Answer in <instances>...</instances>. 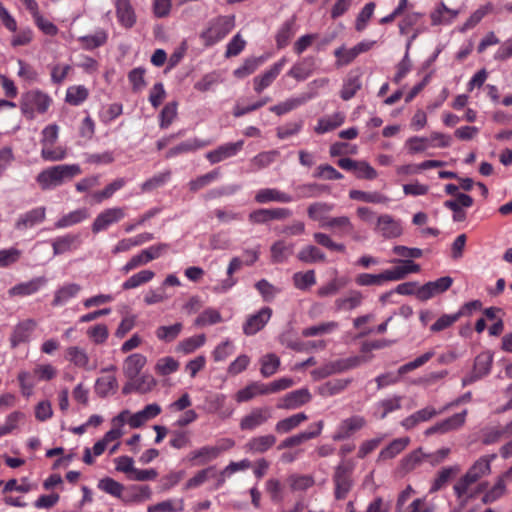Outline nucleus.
<instances>
[{
    "label": "nucleus",
    "instance_id": "6e6552de",
    "mask_svg": "<svg viewBox=\"0 0 512 512\" xmlns=\"http://www.w3.org/2000/svg\"><path fill=\"white\" fill-rule=\"evenodd\" d=\"M366 425V419L360 415H353L341 421L333 440L340 441L349 438L355 432L361 430Z\"/></svg>",
    "mask_w": 512,
    "mask_h": 512
},
{
    "label": "nucleus",
    "instance_id": "c756f323",
    "mask_svg": "<svg viewBox=\"0 0 512 512\" xmlns=\"http://www.w3.org/2000/svg\"><path fill=\"white\" fill-rule=\"evenodd\" d=\"M363 296L359 291L353 290L345 297L335 300V309L337 311H351L362 303Z\"/></svg>",
    "mask_w": 512,
    "mask_h": 512
},
{
    "label": "nucleus",
    "instance_id": "58836bf2",
    "mask_svg": "<svg viewBox=\"0 0 512 512\" xmlns=\"http://www.w3.org/2000/svg\"><path fill=\"white\" fill-rule=\"evenodd\" d=\"M349 197L353 200H359L366 203L385 204L389 198L379 192H365L361 190H351Z\"/></svg>",
    "mask_w": 512,
    "mask_h": 512
},
{
    "label": "nucleus",
    "instance_id": "5fc2aeb1",
    "mask_svg": "<svg viewBox=\"0 0 512 512\" xmlns=\"http://www.w3.org/2000/svg\"><path fill=\"white\" fill-rule=\"evenodd\" d=\"M206 337L204 334L186 338L179 342L177 345V351L184 354H190L197 348L201 347L205 343Z\"/></svg>",
    "mask_w": 512,
    "mask_h": 512
},
{
    "label": "nucleus",
    "instance_id": "a18cd8bd",
    "mask_svg": "<svg viewBox=\"0 0 512 512\" xmlns=\"http://www.w3.org/2000/svg\"><path fill=\"white\" fill-rule=\"evenodd\" d=\"M183 329V325L181 323H175L170 326H159L156 331V337L164 342H172L174 341Z\"/></svg>",
    "mask_w": 512,
    "mask_h": 512
},
{
    "label": "nucleus",
    "instance_id": "09e8293b",
    "mask_svg": "<svg viewBox=\"0 0 512 512\" xmlns=\"http://www.w3.org/2000/svg\"><path fill=\"white\" fill-rule=\"evenodd\" d=\"M183 510V499H178L176 502L172 500H165L147 507V512H182Z\"/></svg>",
    "mask_w": 512,
    "mask_h": 512
},
{
    "label": "nucleus",
    "instance_id": "ddd939ff",
    "mask_svg": "<svg viewBox=\"0 0 512 512\" xmlns=\"http://www.w3.org/2000/svg\"><path fill=\"white\" fill-rule=\"evenodd\" d=\"M323 426H324V422L322 420L314 423L313 425H311V427H313L314 430L301 432L297 435L286 438L278 446V449L295 447V446L301 445L305 441H308L310 439H313V438L319 436L321 434Z\"/></svg>",
    "mask_w": 512,
    "mask_h": 512
},
{
    "label": "nucleus",
    "instance_id": "bb28decb",
    "mask_svg": "<svg viewBox=\"0 0 512 512\" xmlns=\"http://www.w3.org/2000/svg\"><path fill=\"white\" fill-rule=\"evenodd\" d=\"M293 250V244H287L283 240L274 242L270 248L272 263H283L293 254Z\"/></svg>",
    "mask_w": 512,
    "mask_h": 512
},
{
    "label": "nucleus",
    "instance_id": "412c9836",
    "mask_svg": "<svg viewBox=\"0 0 512 512\" xmlns=\"http://www.w3.org/2000/svg\"><path fill=\"white\" fill-rule=\"evenodd\" d=\"M116 15L120 24L127 29L136 23V15L129 0L116 1Z\"/></svg>",
    "mask_w": 512,
    "mask_h": 512
},
{
    "label": "nucleus",
    "instance_id": "4c0bfd02",
    "mask_svg": "<svg viewBox=\"0 0 512 512\" xmlns=\"http://www.w3.org/2000/svg\"><path fill=\"white\" fill-rule=\"evenodd\" d=\"M351 382V379H335L328 381L318 388V393L324 397L332 396L346 389Z\"/></svg>",
    "mask_w": 512,
    "mask_h": 512
},
{
    "label": "nucleus",
    "instance_id": "0eeeda50",
    "mask_svg": "<svg viewBox=\"0 0 512 512\" xmlns=\"http://www.w3.org/2000/svg\"><path fill=\"white\" fill-rule=\"evenodd\" d=\"M453 283L450 276L441 277L435 281L427 282L417 289L416 297L420 301H427L430 298L447 291Z\"/></svg>",
    "mask_w": 512,
    "mask_h": 512
},
{
    "label": "nucleus",
    "instance_id": "473e14b6",
    "mask_svg": "<svg viewBox=\"0 0 512 512\" xmlns=\"http://www.w3.org/2000/svg\"><path fill=\"white\" fill-rule=\"evenodd\" d=\"M219 456V449L215 446H203L190 453V460L195 461L197 465H204Z\"/></svg>",
    "mask_w": 512,
    "mask_h": 512
},
{
    "label": "nucleus",
    "instance_id": "6ab92c4d",
    "mask_svg": "<svg viewBox=\"0 0 512 512\" xmlns=\"http://www.w3.org/2000/svg\"><path fill=\"white\" fill-rule=\"evenodd\" d=\"M147 363V358L139 353L128 356L123 363V373L129 380H134Z\"/></svg>",
    "mask_w": 512,
    "mask_h": 512
},
{
    "label": "nucleus",
    "instance_id": "0e129e2a",
    "mask_svg": "<svg viewBox=\"0 0 512 512\" xmlns=\"http://www.w3.org/2000/svg\"><path fill=\"white\" fill-rule=\"evenodd\" d=\"M222 321L221 314L212 308L204 310L196 319L194 324L196 326H206L216 324Z\"/></svg>",
    "mask_w": 512,
    "mask_h": 512
},
{
    "label": "nucleus",
    "instance_id": "79ce46f5",
    "mask_svg": "<svg viewBox=\"0 0 512 512\" xmlns=\"http://www.w3.org/2000/svg\"><path fill=\"white\" fill-rule=\"evenodd\" d=\"M467 415V410H464L460 413L454 414L451 417L444 419L439 422L441 434H445L454 430L459 429L465 423Z\"/></svg>",
    "mask_w": 512,
    "mask_h": 512
},
{
    "label": "nucleus",
    "instance_id": "2f4dec72",
    "mask_svg": "<svg viewBox=\"0 0 512 512\" xmlns=\"http://www.w3.org/2000/svg\"><path fill=\"white\" fill-rule=\"evenodd\" d=\"M32 490V484L28 478L10 479L3 487L2 493L8 494H29Z\"/></svg>",
    "mask_w": 512,
    "mask_h": 512
},
{
    "label": "nucleus",
    "instance_id": "20e7f679",
    "mask_svg": "<svg viewBox=\"0 0 512 512\" xmlns=\"http://www.w3.org/2000/svg\"><path fill=\"white\" fill-rule=\"evenodd\" d=\"M271 417L272 411L270 407H255L241 418L239 427L242 431H253L267 423Z\"/></svg>",
    "mask_w": 512,
    "mask_h": 512
},
{
    "label": "nucleus",
    "instance_id": "f257e3e1",
    "mask_svg": "<svg viewBox=\"0 0 512 512\" xmlns=\"http://www.w3.org/2000/svg\"><path fill=\"white\" fill-rule=\"evenodd\" d=\"M495 457V454L480 457L454 485V492L462 507L475 497V494H468L471 485L491 473V462Z\"/></svg>",
    "mask_w": 512,
    "mask_h": 512
},
{
    "label": "nucleus",
    "instance_id": "de8ad7c7",
    "mask_svg": "<svg viewBox=\"0 0 512 512\" xmlns=\"http://www.w3.org/2000/svg\"><path fill=\"white\" fill-rule=\"evenodd\" d=\"M298 198H311L319 196L323 193H328L329 188L326 185L310 183L303 184L296 188Z\"/></svg>",
    "mask_w": 512,
    "mask_h": 512
},
{
    "label": "nucleus",
    "instance_id": "9d476101",
    "mask_svg": "<svg viewBox=\"0 0 512 512\" xmlns=\"http://www.w3.org/2000/svg\"><path fill=\"white\" fill-rule=\"evenodd\" d=\"M312 399L311 393L307 388L298 389L284 395L277 404L279 409H296L299 408Z\"/></svg>",
    "mask_w": 512,
    "mask_h": 512
},
{
    "label": "nucleus",
    "instance_id": "a878e982",
    "mask_svg": "<svg viewBox=\"0 0 512 512\" xmlns=\"http://www.w3.org/2000/svg\"><path fill=\"white\" fill-rule=\"evenodd\" d=\"M90 217L89 210L87 208H79L68 214L63 215L56 223V228H66L76 224H79Z\"/></svg>",
    "mask_w": 512,
    "mask_h": 512
},
{
    "label": "nucleus",
    "instance_id": "37998d69",
    "mask_svg": "<svg viewBox=\"0 0 512 512\" xmlns=\"http://www.w3.org/2000/svg\"><path fill=\"white\" fill-rule=\"evenodd\" d=\"M261 375L265 378L274 375L280 366V359L277 355L269 353L264 355L261 360Z\"/></svg>",
    "mask_w": 512,
    "mask_h": 512
},
{
    "label": "nucleus",
    "instance_id": "c9c22d12",
    "mask_svg": "<svg viewBox=\"0 0 512 512\" xmlns=\"http://www.w3.org/2000/svg\"><path fill=\"white\" fill-rule=\"evenodd\" d=\"M314 70V59L312 57L304 58L295 64L289 71V75L296 80L306 79Z\"/></svg>",
    "mask_w": 512,
    "mask_h": 512
},
{
    "label": "nucleus",
    "instance_id": "a211bd4d",
    "mask_svg": "<svg viewBox=\"0 0 512 512\" xmlns=\"http://www.w3.org/2000/svg\"><path fill=\"white\" fill-rule=\"evenodd\" d=\"M255 201L259 204H265L269 202L290 203L293 201V198L291 195L278 189L264 188L260 189L255 194Z\"/></svg>",
    "mask_w": 512,
    "mask_h": 512
},
{
    "label": "nucleus",
    "instance_id": "49530a36",
    "mask_svg": "<svg viewBox=\"0 0 512 512\" xmlns=\"http://www.w3.org/2000/svg\"><path fill=\"white\" fill-rule=\"evenodd\" d=\"M344 122V116L340 113H336L331 117L321 118L315 127V132L323 134L328 131L334 130Z\"/></svg>",
    "mask_w": 512,
    "mask_h": 512
},
{
    "label": "nucleus",
    "instance_id": "a19ab883",
    "mask_svg": "<svg viewBox=\"0 0 512 512\" xmlns=\"http://www.w3.org/2000/svg\"><path fill=\"white\" fill-rule=\"evenodd\" d=\"M79 244V236L78 235H65L57 238L52 246L54 250V254H63L67 251H70L77 247Z\"/></svg>",
    "mask_w": 512,
    "mask_h": 512
},
{
    "label": "nucleus",
    "instance_id": "69168bd1",
    "mask_svg": "<svg viewBox=\"0 0 512 512\" xmlns=\"http://www.w3.org/2000/svg\"><path fill=\"white\" fill-rule=\"evenodd\" d=\"M98 488L115 497H121L124 490V487L121 483L110 477L101 479L98 483Z\"/></svg>",
    "mask_w": 512,
    "mask_h": 512
},
{
    "label": "nucleus",
    "instance_id": "b1692460",
    "mask_svg": "<svg viewBox=\"0 0 512 512\" xmlns=\"http://www.w3.org/2000/svg\"><path fill=\"white\" fill-rule=\"evenodd\" d=\"M276 443V437L272 434L261 435L251 438L246 444L247 452L256 454L264 453L272 448Z\"/></svg>",
    "mask_w": 512,
    "mask_h": 512
},
{
    "label": "nucleus",
    "instance_id": "9b49d317",
    "mask_svg": "<svg viewBox=\"0 0 512 512\" xmlns=\"http://www.w3.org/2000/svg\"><path fill=\"white\" fill-rule=\"evenodd\" d=\"M272 316V310L269 307H263L257 313L251 315L243 325V332L251 336L264 328Z\"/></svg>",
    "mask_w": 512,
    "mask_h": 512
},
{
    "label": "nucleus",
    "instance_id": "4d7b16f0",
    "mask_svg": "<svg viewBox=\"0 0 512 512\" xmlns=\"http://www.w3.org/2000/svg\"><path fill=\"white\" fill-rule=\"evenodd\" d=\"M88 95L89 92L84 86H72L67 89L65 100L67 103L76 106L84 102Z\"/></svg>",
    "mask_w": 512,
    "mask_h": 512
},
{
    "label": "nucleus",
    "instance_id": "774afa93",
    "mask_svg": "<svg viewBox=\"0 0 512 512\" xmlns=\"http://www.w3.org/2000/svg\"><path fill=\"white\" fill-rule=\"evenodd\" d=\"M22 255L21 250L11 247L0 250V268H6L18 262Z\"/></svg>",
    "mask_w": 512,
    "mask_h": 512
},
{
    "label": "nucleus",
    "instance_id": "1a4fd4ad",
    "mask_svg": "<svg viewBox=\"0 0 512 512\" xmlns=\"http://www.w3.org/2000/svg\"><path fill=\"white\" fill-rule=\"evenodd\" d=\"M375 230L385 239L397 238L403 233L400 221L388 214L377 218Z\"/></svg>",
    "mask_w": 512,
    "mask_h": 512
},
{
    "label": "nucleus",
    "instance_id": "aec40b11",
    "mask_svg": "<svg viewBox=\"0 0 512 512\" xmlns=\"http://www.w3.org/2000/svg\"><path fill=\"white\" fill-rule=\"evenodd\" d=\"M161 413V407L156 404H148L144 407L143 410L133 414L129 420L128 424L131 428H139L143 426L148 420L155 418Z\"/></svg>",
    "mask_w": 512,
    "mask_h": 512
},
{
    "label": "nucleus",
    "instance_id": "f704fd0d",
    "mask_svg": "<svg viewBox=\"0 0 512 512\" xmlns=\"http://www.w3.org/2000/svg\"><path fill=\"white\" fill-rule=\"evenodd\" d=\"M308 419L305 413H298L278 421L275 425V431L280 434L288 433L298 427L302 422Z\"/></svg>",
    "mask_w": 512,
    "mask_h": 512
},
{
    "label": "nucleus",
    "instance_id": "4468645a",
    "mask_svg": "<svg viewBox=\"0 0 512 512\" xmlns=\"http://www.w3.org/2000/svg\"><path fill=\"white\" fill-rule=\"evenodd\" d=\"M244 142L242 140L234 143H226L219 146L215 150L209 151L206 154V158L212 163H218L224 159L230 158L236 155L243 147Z\"/></svg>",
    "mask_w": 512,
    "mask_h": 512
},
{
    "label": "nucleus",
    "instance_id": "338daca9",
    "mask_svg": "<svg viewBox=\"0 0 512 512\" xmlns=\"http://www.w3.org/2000/svg\"><path fill=\"white\" fill-rule=\"evenodd\" d=\"M288 481L291 489L294 491L306 490L315 483L314 478L310 475H292Z\"/></svg>",
    "mask_w": 512,
    "mask_h": 512
},
{
    "label": "nucleus",
    "instance_id": "f03ea898",
    "mask_svg": "<svg viewBox=\"0 0 512 512\" xmlns=\"http://www.w3.org/2000/svg\"><path fill=\"white\" fill-rule=\"evenodd\" d=\"M81 174L80 166L77 164H63L49 167L37 176V182L43 190L61 185L65 180H70Z\"/></svg>",
    "mask_w": 512,
    "mask_h": 512
},
{
    "label": "nucleus",
    "instance_id": "f3484780",
    "mask_svg": "<svg viewBox=\"0 0 512 512\" xmlns=\"http://www.w3.org/2000/svg\"><path fill=\"white\" fill-rule=\"evenodd\" d=\"M285 63V59L280 60L275 63L268 71H266L261 76H257L254 78V90L257 93H261L265 88L269 87L273 81L280 74Z\"/></svg>",
    "mask_w": 512,
    "mask_h": 512
},
{
    "label": "nucleus",
    "instance_id": "cd10ccee",
    "mask_svg": "<svg viewBox=\"0 0 512 512\" xmlns=\"http://www.w3.org/2000/svg\"><path fill=\"white\" fill-rule=\"evenodd\" d=\"M168 244L159 243L157 245H153L147 249L142 250L139 254L134 255L136 261L139 266L145 265L148 262L159 258L162 254H164L168 249Z\"/></svg>",
    "mask_w": 512,
    "mask_h": 512
},
{
    "label": "nucleus",
    "instance_id": "e433bc0d",
    "mask_svg": "<svg viewBox=\"0 0 512 512\" xmlns=\"http://www.w3.org/2000/svg\"><path fill=\"white\" fill-rule=\"evenodd\" d=\"M298 260L304 263L325 262L326 255L316 246L308 245L302 248L297 254Z\"/></svg>",
    "mask_w": 512,
    "mask_h": 512
},
{
    "label": "nucleus",
    "instance_id": "c03bdc74",
    "mask_svg": "<svg viewBox=\"0 0 512 512\" xmlns=\"http://www.w3.org/2000/svg\"><path fill=\"white\" fill-rule=\"evenodd\" d=\"M295 20L290 19L282 24L276 34V44L279 49L288 45L290 39L294 36Z\"/></svg>",
    "mask_w": 512,
    "mask_h": 512
},
{
    "label": "nucleus",
    "instance_id": "423d86ee",
    "mask_svg": "<svg viewBox=\"0 0 512 512\" xmlns=\"http://www.w3.org/2000/svg\"><path fill=\"white\" fill-rule=\"evenodd\" d=\"M337 164L344 170L352 171L358 179L373 180L378 176L377 171L366 161L341 158Z\"/></svg>",
    "mask_w": 512,
    "mask_h": 512
},
{
    "label": "nucleus",
    "instance_id": "ea45409f",
    "mask_svg": "<svg viewBox=\"0 0 512 512\" xmlns=\"http://www.w3.org/2000/svg\"><path fill=\"white\" fill-rule=\"evenodd\" d=\"M66 359L80 368H87L89 357L86 351L78 346L68 347L65 351Z\"/></svg>",
    "mask_w": 512,
    "mask_h": 512
},
{
    "label": "nucleus",
    "instance_id": "864d4df0",
    "mask_svg": "<svg viewBox=\"0 0 512 512\" xmlns=\"http://www.w3.org/2000/svg\"><path fill=\"white\" fill-rule=\"evenodd\" d=\"M80 290V285L75 283L64 285L59 290H57L53 300V305H60L68 301L70 298L74 297Z\"/></svg>",
    "mask_w": 512,
    "mask_h": 512
},
{
    "label": "nucleus",
    "instance_id": "e2e57ef3",
    "mask_svg": "<svg viewBox=\"0 0 512 512\" xmlns=\"http://www.w3.org/2000/svg\"><path fill=\"white\" fill-rule=\"evenodd\" d=\"M333 210V205L326 202H316L309 205L307 209L308 216L312 220H321L326 214Z\"/></svg>",
    "mask_w": 512,
    "mask_h": 512
},
{
    "label": "nucleus",
    "instance_id": "7c9ffc66",
    "mask_svg": "<svg viewBox=\"0 0 512 512\" xmlns=\"http://www.w3.org/2000/svg\"><path fill=\"white\" fill-rule=\"evenodd\" d=\"M408 437L394 439L389 445L383 448L379 453V460H388L400 454L409 444Z\"/></svg>",
    "mask_w": 512,
    "mask_h": 512
},
{
    "label": "nucleus",
    "instance_id": "6e6d98bb",
    "mask_svg": "<svg viewBox=\"0 0 512 512\" xmlns=\"http://www.w3.org/2000/svg\"><path fill=\"white\" fill-rule=\"evenodd\" d=\"M179 362L175 360L173 357L167 356L160 358L156 365H155V371L157 374L161 376H167L174 372H176L179 369Z\"/></svg>",
    "mask_w": 512,
    "mask_h": 512
},
{
    "label": "nucleus",
    "instance_id": "603ef678",
    "mask_svg": "<svg viewBox=\"0 0 512 512\" xmlns=\"http://www.w3.org/2000/svg\"><path fill=\"white\" fill-rule=\"evenodd\" d=\"M506 493V484L504 483V478H497L494 486L487 490L484 496L482 497L483 504H490L504 496Z\"/></svg>",
    "mask_w": 512,
    "mask_h": 512
},
{
    "label": "nucleus",
    "instance_id": "7ed1b4c3",
    "mask_svg": "<svg viewBox=\"0 0 512 512\" xmlns=\"http://www.w3.org/2000/svg\"><path fill=\"white\" fill-rule=\"evenodd\" d=\"M353 466L349 463H340L334 471L333 482L335 486L334 495L337 500L347 497L353 486Z\"/></svg>",
    "mask_w": 512,
    "mask_h": 512
},
{
    "label": "nucleus",
    "instance_id": "393cba45",
    "mask_svg": "<svg viewBox=\"0 0 512 512\" xmlns=\"http://www.w3.org/2000/svg\"><path fill=\"white\" fill-rule=\"evenodd\" d=\"M210 143L208 141H202L197 138L190 139L184 142H181L180 144L170 148L167 152L165 157L167 159L175 157L179 154L188 153L192 151H196L200 148L208 146Z\"/></svg>",
    "mask_w": 512,
    "mask_h": 512
},
{
    "label": "nucleus",
    "instance_id": "8fccbe9b",
    "mask_svg": "<svg viewBox=\"0 0 512 512\" xmlns=\"http://www.w3.org/2000/svg\"><path fill=\"white\" fill-rule=\"evenodd\" d=\"M155 274L151 270H142L130 278H128L122 285L124 290H130L136 288L142 284H145L154 278Z\"/></svg>",
    "mask_w": 512,
    "mask_h": 512
},
{
    "label": "nucleus",
    "instance_id": "c85d7f7f",
    "mask_svg": "<svg viewBox=\"0 0 512 512\" xmlns=\"http://www.w3.org/2000/svg\"><path fill=\"white\" fill-rule=\"evenodd\" d=\"M322 227L335 229L340 235H350L354 233V225L347 216L329 218L322 223Z\"/></svg>",
    "mask_w": 512,
    "mask_h": 512
},
{
    "label": "nucleus",
    "instance_id": "680f3d73",
    "mask_svg": "<svg viewBox=\"0 0 512 512\" xmlns=\"http://www.w3.org/2000/svg\"><path fill=\"white\" fill-rule=\"evenodd\" d=\"M463 315V310H459L457 313L448 315H442L437 321L431 325L430 330L432 332H440L448 327L452 326L461 316Z\"/></svg>",
    "mask_w": 512,
    "mask_h": 512
},
{
    "label": "nucleus",
    "instance_id": "13d9d810",
    "mask_svg": "<svg viewBox=\"0 0 512 512\" xmlns=\"http://www.w3.org/2000/svg\"><path fill=\"white\" fill-rule=\"evenodd\" d=\"M293 282L296 288L306 290L316 283L314 270L297 272L293 275Z\"/></svg>",
    "mask_w": 512,
    "mask_h": 512
},
{
    "label": "nucleus",
    "instance_id": "2eb2a0df",
    "mask_svg": "<svg viewBox=\"0 0 512 512\" xmlns=\"http://www.w3.org/2000/svg\"><path fill=\"white\" fill-rule=\"evenodd\" d=\"M492 362L493 355L489 351H484L477 355L474 361L473 373L469 379L463 381L464 384L471 383L487 375L490 372Z\"/></svg>",
    "mask_w": 512,
    "mask_h": 512
},
{
    "label": "nucleus",
    "instance_id": "4be33fe9",
    "mask_svg": "<svg viewBox=\"0 0 512 512\" xmlns=\"http://www.w3.org/2000/svg\"><path fill=\"white\" fill-rule=\"evenodd\" d=\"M268 388L267 385L261 382H252L248 384L246 387L240 389L235 394V400L238 403L242 402H248L255 398L256 396L260 395H268Z\"/></svg>",
    "mask_w": 512,
    "mask_h": 512
},
{
    "label": "nucleus",
    "instance_id": "72a5a7b5",
    "mask_svg": "<svg viewBox=\"0 0 512 512\" xmlns=\"http://www.w3.org/2000/svg\"><path fill=\"white\" fill-rule=\"evenodd\" d=\"M362 83L359 75L350 73L344 80L340 96L344 101L350 100L361 89Z\"/></svg>",
    "mask_w": 512,
    "mask_h": 512
},
{
    "label": "nucleus",
    "instance_id": "dca6fc26",
    "mask_svg": "<svg viewBox=\"0 0 512 512\" xmlns=\"http://www.w3.org/2000/svg\"><path fill=\"white\" fill-rule=\"evenodd\" d=\"M473 202V198L468 194H457V198L455 200L445 201L444 206L453 211V220L455 222H462L466 218V214L462 210V207H471Z\"/></svg>",
    "mask_w": 512,
    "mask_h": 512
},
{
    "label": "nucleus",
    "instance_id": "052dcab7",
    "mask_svg": "<svg viewBox=\"0 0 512 512\" xmlns=\"http://www.w3.org/2000/svg\"><path fill=\"white\" fill-rule=\"evenodd\" d=\"M160 127L162 129L168 128L177 117V103H167L160 112Z\"/></svg>",
    "mask_w": 512,
    "mask_h": 512
},
{
    "label": "nucleus",
    "instance_id": "3c124183",
    "mask_svg": "<svg viewBox=\"0 0 512 512\" xmlns=\"http://www.w3.org/2000/svg\"><path fill=\"white\" fill-rule=\"evenodd\" d=\"M424 458H426V454L423 453L422 449H417L401 460L400 467L408 473L418 467Z\"/></svg>",
    "mask_w": 512,
    "mask_h": 512
},
{
    "label": "nucleus",
    "instance_id": "5701e85b",
    "mask_svg": "<svg viewBox=\"0 0 512 512\" xmlns=\"http://www.w3.org/2000/svg\"><path fill=\"white\" fill-rule=\"evenodd\" d=\"M459 14L458 10L448 8L444 2L439 3L431 12V24L433 26L451 23Z\"/></svg>",
    "mask_w": 512,
    "mask_h": 512
},
{
    "label": "nucleus",
    "instance_id": "bf43d9fd",
    "mask_svg": "<svg viewBox=\"0 0 512 512\" xmlns=\"http://www.w3.org/2000/svg\"><path fill=\"white\" fill-rule=\"evenodd\" d=\"M338 327V323L335 321H330L326 323H321L315 326L307 327L302 330V336L304 337H313L317 335H323L326 333H330L334 329Z\"/></svg>",
    "mask_w": 512,
    "mask_h": 512
},
{
    "label": "nucleus",
    "instance_id": "f8f14e48",
    "mask_svg": "<svg viewBox=\"0 0 512 512\" xmlns=\"http://www.w3.org/2000/svg\"><path fill=\"white\" fill-rule=\"evenodd\" d=\"M230 31V24L224 19H217L201 33L206 46L213 45L217 41L223 39Z\"/></svg>",
    "mask_w": 512,
    "mask_h": 512
},
{
    "label": "nucleus",
    "instance_id": "39448f33",
    "mask_svg": "<svg viewBox=\"0 0 512 512\" xmlns=\"http://www.w3.org/2000/svg\"><path fill=\"white\" fill-rule=\"evenodd\" d=\"M126 216L124 207H111L103 210L94 219L91 229L92 232L97 234L105 231L109 226L120 222Z\"/></svg>",
    "mask_w": 512,
    "mask_h": 512
}]
</instances>
